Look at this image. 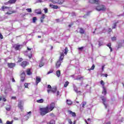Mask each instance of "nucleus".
I'll return each instance as SVG.
<instances>
[{
  "label": "nucleus",
  "mask_w": 124,
  "mask_h": 124,
  "mask_svg": "<svg viewBox=\"0 0 124 124\" xmlns=\"http://www.w3.org/2000/svg\"><path fill=\"white\" fill-rule=\"evenodd\" d=\"M40 113L41 116H45V115H46V114L49 113V111L46 107V108H40Z\"/></svg>",
  "instance_id": "obj_1"
},
{
  "label": "nucleus",
  "mask_w": 124,
  "mask_h": 124,
  "mask_svg": "<svg viewBox=\"0 0 124 124\" xmlns=\"http://www.w3.org/2000/svg\"><path fill=\"white\" fill-rule=\"evenodd\" d=\"M96 10L97 11H105L106 7L103 5H99L96 7Z\"/></svg>",
  "instance_id": "obj_2"
},
{
  "label": "nucleus",
  "mask_w": 124,
  "mask_h": 124,
  "mask_svg": "<svg viewBox=\"0 0 124 124\" xmlns=\"http://www.w3.org/2000/svg\"><path fill=\"white\" fill-rule=\"evenodd\" d=\"M47 109L48 112L50 113L51 111H53L54 108H55V103H52L50 105H48L46 107Z\"/></svg>",
  "instance_id": "obj_3"
},
{
  "label": "nucleus",
  "mask_w": 124,
  "mask_h": 124,
  "mask_svg": "<svg viewBox=\"0 0 124 124\" xmlns=\"http://www.w3.org/2000/svg\"><path fill=\"white\" fill-rule=\"evenodd\" d=\"M47 92L48 93H49L50 92H52L53 93H56V92H57V87H54V88H52V89H48L47 90Z\"/></svg>",
  "instance_id": "obj_4"
},
{
  "label": "nucleus",
  "mask_w": 124,
  "mask_h": 124,
  "mask_svg": "<svg viewBox=\"0 0 124 124\" xmlns=\"http://www.w3.org/2000/svg\"><path fill=\"white\" fill-rule=\"evenodd\" d=\"M101 99H102V100L103 101V103L104 105H105V108H107V105L105 104V102L106 101V98L104 96H101Z\"/></svg>",
  "instance_id": "obj_5"
},
{
  "label": "nucleus",
  "mask_w": 124,
  "mask_h": 124,
  "mask_svg": "<svg viewBox=\"0 0 124 124\" xmlns=\"http://www.w3.org/2000/svg\"><path fill=\"white\" fill-rule=\"evenodd\" d=\"M64 57V55L63 52L61 53L60 57L59 58V61L57 62H62V60H63Z\"/></svg>",
  "instance_id": "obj_6"
},
{
  "label": "nucleus",
  "mask_w": 124,
  "mask_h": 124,
  "mask_svg": "<svg viewBox=\"0 0 124 124\" xmlns=\"http://www.w3.org/2000/svg\"><path fill=\"white\" fill-rule=\"evenodd\" d=\"M89 2H90V3H96V4H98L100 1L98 0H89Z\"/></svg>",
  "instance_id": "obj_7"
},
{
  "label": "nucleus",
  "mask_w": 124,
  "mask_h": 124,
  "mask_svg": "<svg viewBox=\"0 0 124 124\" xmlns=\"http://www.w3.org/2000/svg\"><path fill=\"white\" fill-rule=\"evenodd\" d=\"M25 77H26V74H25V72H23L21 75V80L22 82H24Z\"/></svg>",
  "instance_id": "obj_8"
},
{
  "label": "nucleus",
  "mask_w": 124,
  "mask_h": 124,
  "mask_svg": "<svg viewBox=\"0 0 124 124\" xmlns=\"http://www.w3.org/2000/svg\"><path fill=\"white\" fill-rule=\"evenodd\" d=\"M23 103L22 101H19L18 103V107L21 110H23L24 109V108L23 107Z\"/></svg>",
  "instance_id": "obj_9"
},
{
  "label": "nucleus",
  "mask_w": 124,
  "mask_h": 124,
  "mask_svg": "<svg viewBox=\"0 0 124 124\" xmlns=\"http://www.w3.org/2000/svg\"><path fill=\"white\" fill-rule=\"evenodd\" d=\"M41 82V78L39 77H36V85H38V83Z\"/></svg>",
  "instance_id": "obj_10"
},
{
  "label": "nucleus",
  "mask_w": 124,
  "mask_h": 124,
  "mask_svg": "<svg viewBox=\"0 0 124 124\" xmlns=\"http://www.w3.org/2000/svg\"><path fill=\"white\" fill-rule=\"evenodd\" d=\"M68 113L72 116V117H76V114L75 112H73L71 110H68Z\"/></svg>",
  "instance_id": "obj_11"
},
{
  "label": "nucleus",
  "mask_w": 124,
  "mask_h": 124,
  "mask_svg": "<svg viewBox=\"0 0 124 124\" xmlns=\"http://www.w3.org/2000/svg\"><path fill=\"white\" fill-rule=\"evenodd\" d=\"M16 64L15 63H8V66L10 67V68H12L15 66Z\"/></svg>",
  "instance_id": "obj_12"
},
{
  "label": "nucleus",
  "mask_w": 124,
  "mask_h": 124,
  "mask_svg": "<svg viewBox=\"0 0 124 124\" xmlns=\"http://www.w3.org/2000/svg\"><path fill=\"white\" fill-rule=\"evenodd\" d=\"M34 12L35 13H36V14L38 15H40L42 13V12H41V9H40L35 10Z\"/></svg>",
  "instance_id": "obj_13"
},
{
  "label": "nucleus",
  "mask_w": 124,
  "mask_h": 124,
  "mask_svg": "<svg viewBox=\"0 0 124 124\" xmlns=\"http://www.w3.org/2000/svg\"><path fill=\"white\" fill-rule=\"evenodd\" d=\"M29 65V63L27 62H22L20 63L21 66H22V67H23V68L26 67V66H27V65Z\"/></svg>",
  "instance_id": "obj_14"
},
{
  "label": "nucleus",
  "mask_w": 124,
  "mask_h": 124,
  "mask_svg": "<svg viewBox=\"0 0 124 124\" xmlns=\"http://www.w3.org/2000/svg\"><path fill=\"white\" fill-rule=\"evenodd\" d=\"M9 8H10L7 6H2L1 8V10H2V11H5V9H8V10H9Z\"/></svg>",
  "instance_id": "obj_15"
},
{
  "label": "nucleus",
  "mask_w": 124,
  "mask_h": 124,
  "mask_svg": "<svg viewBox=\"0 0 124 124\" xmlns=\"http://www.w3.org/2000/svg\"><path fill=\"white\" fill-rule=\"evenodd\" d=\"M13 13H16V11H10L6 13L8 15H10V14H13Z\"/></svg>",
  "instance_id": "obj_16"
},
{
  "label": "nucleus",
  "mask_w": 124,
  "mask_h": 124,
  "mask_svg": "<svg viewBox=\"0 0 124 124\" xmlns=\"http://www.w3.org/2000/svg\"><path fill=\"white\" fill-rule=\"evenodd\" d=\"M27 75H31L32 73L31 71V69H28L26 71Z\"/></svg>",
  "instance_id": "obj_17"
},
{
  "label": "nucleus",
  "mask_w": 124,
  "mask_h": 124,
  "mask_svg": "<svg viewBox=\"0 0 124 124\" xmlns=\"http://www.w3.org/2000/svg\"><path fill=\"white\" fill-rule=\"evenodd\" d=\"M64 2V0H58L57 2V4H62Z\"/></svg>",
  "instance_id": "obj_18"
},
{
  "label": "nucleus",
  "mask_w": 124,
  "mask_h": 124,
  "mask_svg": "<svg viewBox=\"0 0 124 124\" xmlns=\"http://www.w3.org/2000/svg\"><path fill=\"white\" fill-rule=\"evenodd\" d=\"M74 91L77 93H81V91H78V89L75 86L74 87Z\"/></svg>",
  "instance_id": "obj_19"
},
{
  "label": "nucleus",
  "mask_w": 124,
  "mask_h": 124,
  "mask_svg": "<svg viewBox=\"0 0 124 124\" xmlns=\"http://www.w3.org/2000/svg\"><path fill=\"white\" fill-rule=\"evenodd\" d=\"M103 90L102 92V93L103 94H104V95H106V93H107L106 88H105V87H103Z\"/></svg>",
  "instance_id": "obj_20"
},
{
  "label": "nucleus",
  "mask_w": 124,
  "mask_h": 124,
  "mask_svg": "<svg viewBox=\"0 0 124 124\" xmlns=\"http://www.w3.org/2000/svg\"><path fill=\"white\" fill-rule=\"evenodd\" d=\"M56 75L57 77H61V71L58 70L56 71Z\"/></svg>",
  "instance_id": "obj_21"
},
{
  "label": "nucleus",
  "mask_w": 124,
  "mask_h": 124,
  "mask_svg": "<svg viewBox=\"0 0 124 124\" xmlns=\"http://www.w3.org/2000/svg\"><path fill=\"white\" fill-rule=\"evenodd\" d=\"M79 32L81 34H83V33H85V30L82 28H79Z\"/></svg>",
  "instance_id": "obj_22"
},
{
  "label": "nucleus",
  "mask_w": 124,
  "mask_h": 124,
  "mask_svg": "<svg viewBox=\"0 0 124 124\" xmlns=\"http://www.w3.org/2000/svg\"><path fill=\"white\" fill-rule=\"evenodd\" d=\"M66 103L68 105H71V104H72V101H71L70 100H67Z\"/></svg>",
  "instance_id": "obj_23"
},
{
  "label": "nucleus",
  "mask_w": 124,
  "mask_h": 124,
  "mask_svg": "<svg viewBox=\"0 0 124 124\" xmlns=\"http://www.w3.org/2000/svg\"><path fill=\"white\" fill-rule=\"evenodd\" d=\"M45 19V15L43 14L42 17H41V23L43 22V19Z\"/></svg>",
  "instance_id": "obj_24"
},
{
  "label": "nucleus",
  "mask_w": 124,
  "mask_h": 124,
  "mask_svg": "<svg viewBox=\"0 0 124 124\" xmlns=\"http://www.w3.org/2000/svg\"><path fill=\"white\" fill-rule=\"evenodd\" d=\"M68 52V48H67V47H66L64 49V54H65V55H67Z\"/></svg>",
  "instance_id": "obj_25"
},
{
  "label": "nucleus",
  "mask_w": 124,
  "mask_h": 124,
  "mask_svg": "<svg viewBox=\"0 0 124 124\" xmlns=\"http://www.w3.org/2000/svg\"><path fill=\"white\" fill-rule=\"evenodd\" d=\"M50 1L52 2V3H54L55 4L56 3L58 4V0H50Z\"/></svg>",
  "instance_id": "obj_26"
},
{
  "label": "nucleus",
  "mask_w": 124,
  "mask_h": 124,
  "mask_svg": "<svg viewBox=\"0 0 124 124\" xmlns=\"http://www.w3.org/2000/svg\"><path fill=\"white\" fill-rule=\"evenodd\" d=\"M95 67V65H94V64H93L91 68L88 69V70L89 71H91V70H93Z\"/></svg>",
  "instance_id": "obj_27"
},
{
  "label": "nucleus",
  "mask_w": 124,
  "mask_h": 124,
  "mask_svg": "<svg viewBox=\"0 0 124 124\" xmlns=\"http://www.w3.org/2000/svg\"><path fill=\"white\" fill-rule=\"evenodd\" d=\"M55 66L56 68H59L61 66V62H57Z\"/></svg>",
  "instance_id": "obj_28"
},
{
  "label": "nucleus",
  "mask_w": 124,
  "mask_h": 124,
  "mask_svg": "<svg viewBox=\"0 0 124 124\" xmlns=\"http://www.w3.org/2000/svg\"><path fill=\"white\" fill-rule=\"evenodd\" d=\"M44 101V100L43 99H41L40 100H37V102L38 103H43V102Z\"/></svg>",
  "instance_id": "obj_29"
},
{
  "label": "nucleus",
  "mask_w": 124,
  "mask_h": 124,
  "mask_svg": "<svg viewBox=\"0 0 124 124\" xmlns=\"http://www.w3.org/2000/svg\"><path fill=\"white\" fill-rule=\"evenodd\" d=\"M21 45H16L15 46L16 50H19Z\"/></svg>",
  "instance_id": "obj_30"
},
{
  "label": "nucleus",
  "mask_w": 124,
  "mask_h": 124,
  "mask_svg": "<svg viewBox=\"0 0 124 124\" xmlns=\"http://www.w3.org/2000/svg\"><path fill=\"white\" fill-rule=\"evenodd\" d=\"M8 2L9 3H15L16 0H10Z\"/></svg>",
  "instance_id": "obj_31"
},
{
  "label": "nucleus",
  "mask_w": 124,
  "mask_h": 124,
  "mask_svg": "<svg viewBox=\"0 0 124 124\" xmlns=\"http://www.w3.org/2000/svg\"><path fill=\"white\" fill-rule=\"evenodd\" d=\"M69 82L68 81H66L65 84H64V87L66 88L67 87L68 85H69Z\"/></svg>",
  "instance_id": "obj_32"
},
{
  "label": "nucleus",
  "mask_w": 124,
  "mask_h": 124,
  "mask_svg": "<svg viewBox=\"0 0 124 124\" xmlns=\"http://www.w3.org/2000/svg\"><path fill=\"white\" fill-rule=\"evenodd\" d=\"M82 108H85V106L86 105V104H87V102L84 101L82 102Z\"/></svg>",
  "instance_id": "obj_33"
},
{
  "label": "nucleus",
  "mask_w": 124,
  "mask_h": 124,
  "mask_svg": "<svg viewBox=\"0 0 124 124\" xmlns=\"http://www.w3.org/2000/svg\"><path fill=\"white\" fill-rule=\"evenodd\" d=\"M55 121L54 120H51L50 122L48 123L49 124H55Z\"/></svg>",
  "instance_id": "obj_34"
},
{
  "label": "nucleus",
  "mask_w": 124,
  "mask_h": 124,
  "mask_svg": "<svg viewBox=\"0 0 124 124\" xmlns=\"http://www.w3.org/2000/svg\"><path fill=\"white\" fill-rule=\"evenodd\" d=\"M100 84H101V85H102V87L103 88V87H104V85H105L104 81H103V80H101L100 81Z\"/></svg>",
  "instance_id": "obj_35"
},
{
  "label": "nucleus",
  "mask_w": 124,
  "mask_h": 124,
  "mask_svg": "<svg viewBox=\"0 0 124 124\" xmlns=\"http://www.w3.org/2000/svg\"><path fill=\"white\" fill-rule=\"evenodd\" d=\"M44 65V63L43 62H41L39 64V67H42V66H43Z\"/></svg>",
  "instance_id": "obj_36"
},
{
  "label": "nucleus",
  "mask_w": 124,
  "mask_h": 124,
  "mask_svg": "<svg viewBox=\"0 0 124 124\" xmlns=\"http://www.w3.org/2000/svg\"><path fill=\"white\" fill-rule=\"evenodd\" d=\"M111 40L112 41H115V40H117V38H116V37H113L111 38Z\"/></svg>",
  "instance_id": "obj_37"
},
{
  "label": "nucleus",
  "mask_w": 124,
  "mask_h": 124,
  "mask_svg": "<svg viewBox=\"0 0 124 124\" xmlns=\"http://www.w3.org/2000/svg\"><path fill=\"white\" fill-rule=\"evenodd\" d=\"M37 19L36 18V17H33V23H35V21H36Z\"/></svg>",
  "instance_id": "obj_38"
},
{
  "label": "nucleus",
  "mask_w": 124,
  "mask_h": 124,
  "mask_svg": "<svg viewBox=\"0 0 124 124\" xmlns=\"http://www.w3.org/2000/svg\"><path fill=\"white\" fill-rule=\"evenodd\" d=\"M27 11H28V12H31V8H28L26 9Z\"/></svg>",
  "instance_id": "obj_39"
},
{
  "label": "nucleus",
  "mask_w": 124,
  "mask_h": 124,
  "mask_svg": "<svg viewBox=\"0 0 124 124\" xmlns=\"http://www.w3.org/2000/svg\"><path fill=\"white\" fill-rule=\"evenodd\" d=\"M54 9H58V8H59V7L57 5H55L53 6V8Z\"/></svg>",
  "instance_id": "obj_40"
},
{
  "label": "nucleus",
  "mask_w": 124,
  "mask_h": 124,
  "mask_svg": "<svg viewBox=\"0 0 124 124\" xmlns=\"http://www.w3.org/2000/svg\"><path fill=\"white\" fill-rule=\"evenodd\" d=\"M23 62V59L22 58H19L18 60V62Z\"/></svg>",
  "instance_id": "obj_41"
},
{
  "label": "nucleus",
  "mask_w": 124,
  "mask_h": 124,
  "mask_svg": "<svg viewBox=\"0 0 124 124\" xmlns=\"http://www.w3.org/2000/svg\"><path fill=\"white\" fill-rule=\"evenodd\" d=\"M10 109H11L10 106H9L8 108H6V109L7 110V111H10Z\"/></svg>",
  "instance_id": "obj_42"
},
{
  "label": "nucleus",
  "mask_w": 124,
  "mask_h": 124,
  "mask_svg": "<svg viewBox=\"0 0 124 124\" xmlns=\"http://www.w3.org/2000/svg\"><path fill=\"white\" fill-rule=\"evenodd\" d=\"M83 49H84V46H82V47H79V48H78V50H79V51H82Z\"/></svg>",
  "instance_id": "obj_43"
},
{
  "label": "nucleus",
  "mask_w": 124,
  "mask_h": 124,
  "mask_svg": "<svg viewBox=\"0 0 124 124\" xmlns=\"http://www.w3.org/2000/svg\"><path fill=\"white\" fill-rule=\"evenodd\" d=\"M44 11H45V13H48V9H47V8L44 9Z\"/></svg>",
  "instance_id": "obj_44"
},
{
  "label": "nucleus",
  "mask_w": 124,
  "mask_h": 124,
  "mask_svg": "<svg viewBox=\"0 0 124 124\" xmlns=\"http://www.w3.org/2000/svg\"><path fill=\"white\" fill-rule=\"evenodd\" d=\"M6 124H12V121L11 122L9 121H7Z\"/></svg>",
  "instance_id": "obj_45"
},
{
  "label": "nucleus",
  "mask_w": 124,
  "mask_h": 124,
  "mask_svg": "<svg viewBox=\"0 0 124 124\" xmlns=\"http://www.w3.org/2000/svg\"><path fill=\"white\" fill-rule=\"evenodd\" d=\"M50 73H53V71L52 70H50L49 71V72H47V75H49L50 74Z\"/></svg>",
  "instance_id": "obj_46"
},
{
  "label": "nucleus",
  "mask_w": 124,
  "mask_h": 124,
  "mask_svg": "<svg viewBox=\"0 0 124 124\" xmlns=\"http://www.w3.org/2000/svg\"><path fill=\"white\" fill-rule=\"evenodd\" d=\"M0 39H3V36H2V35L0 33Z\"/></svg>",
  "instance_id": "obj_47"
},
{
  "label": "nucleus",
  "mask_w": 124,
  "mask_h": 124,
  "mask_svg": "<svg viewBox=\"0 0 124 124\" xmlns=\"http://www.w3.org/2000/svg\"><path fill=\"white\" fill-rule=\"evenodd\" d=\"M107 46H108V47H111V43H109L108 44H107Z\"/></svg>",
  "instance_id": "obj_48"
},
{
  "label": "nucleus",
  "mask_w": 124,
  "mask_h": 124,
  "mask_svg": "<svg viewBox=\"0 0 124 124\" xmlns=\"http://www.w3.org/2000/svg\"><path fill=\"white\" fill-rule=\"evenodd\" d=\"M104 66H105V65L102 66V72L104 71Z\"/></svg>",
  "instance_id": "obj_49"
},
{
  "label": "nucleus",
  "mask_w": 124,
  "mask_h": 124,
  "mask_svg": "<svg viewBox=\"0 0 124 124\" xmlns=\"http://www.w3.org/2000/svg\"><path fill=\"white\" fill-rule=\"evenodd\" d=\"M68 123L70 124H72V121H71V120H68Z\"/></svg>",
  "instance_id": "obj_50"
},
{
  "label": "nucleus",
  "mask_w": 124,
  "mask_h": 124,
  "mask_svg": "<svg viewBox=\"0 0 124 124\" xmlns=\"http://www.w3.org/2000/svg\"><path fill=\"white\" fill-rule=\"evenodd\" d=\"M25 88H28V83H25L24 84Z\"/></svg>",
  "instance_id": "obj_51"
},
{
  "label": "nucleus",
  "mask_w": 124,
  "mask_h": 124,
  "mask_svg": "<svg viewBox=\"0 0 124 124\" xmlns=\"http://www.w3.org/2000/svg\"><path fill=\"white\" fill-rule=\"evenodd\" d=\"M48 89H52V87L50 85H47Z\"/></svg>",
  "instance_id": "obj_52"
},
{
  "label": "nucleus",
  "mask_w": 124,
  "mask_h": 124,
  "mask_svg": "<svg viewBox=\"0 0 124 124\" xmlns=\"http://www.w3.org/2000/svg\"><path fill=\"white\" fill-rule=\"evenodd\" d=\"M117 25L115 24H114V26L112 27V29H116V27Z\"/></svg>",
  "instance_id": "obj_53"
},
{
  "label": "nucleus",
  "mask_w": 124,
  "mask_h": 124,
  "mask_svg": "<svg viewBox=\"0 0 124 124\" xmlns=\"http://www.w3.org/2000/svg\"><path fill=\"white\" fill-rule=\"evenodd\" d=\"M24 119H26V120H28V119H29V116H24Z\"/></svg>",
  "instance_id": "obj_54"
},
{
  "label": "nucleus",
  "mask_w": 124,
  "mask_h": 124,
  "mask_svg": "<svg viewBox=\"0 0 124 124\" xmlns=\"http://www.w3.org/2000/svg\"><path fill=\"white\" fill-rule=\"evenodd\" d=\"M54 5L53 4H50L49 6L50 7H51L52 8H53Z\"/></svg>",
  "instance_id": "obj_55"
},
{
  "label": "nucleus",
  "mask_w": 124,
  "mask_h": 124,
  "mask_svg": "<svg viewBox=\"0 0 124 124\" xmlns=\"http://www.w3.org/2000/svg\"><path fill=\"white\" fill-rule=\"evenodd\" d=\"M103 75L105 76V77H107L108 76V75H107V74H103Z\"/></svg>",
  "instance_id": "obj_56"
},
{
  "label": "nucleus",
  "mask_w": 124,
  "mask_h": 124,
  "mask_svg": "<svg viewBox=\"0 0 124 124\" xmlns=\"http://www.w3.org/2000/svg\"><path fill=\"white\" fill-rule=\"evenodd\" d=\"M14 120H15V121H18V118H16V117H15V118H14Z\"/></svg>",
  "instance_id": "obj_57"
},
{
  "label": "nucleus",
  "mask_w": 124,
  "mask_h": 124,
  "mask_svg": "<svg viewBox=\"0 0 124 124\" xmlns=\"http://www.w3.org/2000/svg\"><path fill=\"white\" fill-rule=\"evenodd\" d=\"M12 99H16V97L15 96L12 97Z\"/></svg>",
  "instance_id": "obj_58"
},
{
  "label": "nucleus",
  "mask_w": 124,
  "mask_h": 124,
  "mask_svg": "<svg viewBox=\"0 0 124 124\" xmlns=\"http://www.w3.org/2000/svg\"><path fill=\"white\" fill-rule=\"evenodd\" d=\"M109 48L110 50V52H112V51H113V50L112 49V47L110 46Z\"/></svg>",
  "instance_id": "obj_59"
},
{
  "label": "nucleus",
  "mask_w": 124,
  "mask_h": 124,
  "mask_svg": "<svg viewBox=\"0 0 124 124\" xmlns=\"http://www.w3.org/2000/svg\"><path fill=\"white\" fill-rule=\"evenodd\" d=\"M2 100L4 102L6 101V99H5V98H3Z\"/></svg>",
  "instance_id": "obj_60"
},
{
  "label": "nucleus",
  "mask_w": 124,
  "mask_h": 124,
  "mask_svg": "<svg viewBox=\"0 0 124 124\" xmlns=\"http://www.w3.org/2000/svg\"><path fill=\"white\" fill-rule=\"evenodd\" d=\"M27 49L28 51H31V48H29V47H27Z\"/></svg>",
  "instance_id": "obj_61"
},
{
  "label": "nucleus",
  "mask_w": 124,
  "mask_h": 124,
  "mask_svg": "<svg viewBox=\"0 0 124 124\" xmlns=\"http://www.w3.org/2000/svg\"><path fill=\"white\" fill-rule=\"evenodd\" d=\"M57 95H60V92L59 91L57 92Z\"/></svg>",
  "instance_id": "obj_62"
},
{
  "label": "nucleus",
  "mask_w": 124,
  "mask_h": 124,
  "mask_svg": "<svg viewBox=\"0 0 124 124\" xmlns=\"http://www.w3.org/2000/svg\"><path fill=\"white\" fill-rule=\"evenodd\" d=\"M12 81H13V82H15V79H14V78H13V79H12Z\"/></svg>",
  "instance_id": "obj_63"
},
{
  "label": "nucleus",
  "mask_w": 124,
  "mask_h": 124,
  "mask_svg": "<svg viewBox=\"0 0 124 124\" xmlns=\"http://www.w3.org/2000/svg\"><path fill=\"white\" fill-rule=\"evenodd\" d=\"M106 124H111V123H110V122H108Z\"/></svg>",
  "instance_id": "obj_64"
}]
</instances>
